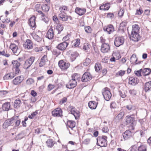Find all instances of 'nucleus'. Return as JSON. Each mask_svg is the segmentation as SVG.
<instances>
[{"instance_id": "1", "label": "nucleus", "mask_w": 151, "mask_h": 151, "mask_svg": "<svg viewBox=\"0 0 151 151\" xmlns=\"http://www.w3.org/2000/svg\"><path fill=\"white\" fill-rule=\"evenodd\" d=\"M107 137L105 136H99L97 139V145L101 147H106L107 146Z\"/></svg>"}, {"instance_id": "2", "label": "nucleus", "mask_w": 151, "mask_h": 151, "mask_svg": "<svg viewBox=\"0 0 151 151\" xmlns=\"http://www.w3.org/2000/svg\"><path fill=\"white\" fill-rule=\"evenodd\" d=\"M102 93L104 99L107 101H109L112 96L109 89L106 87L103 90Z\"/></svg>"}, {"instance_id": "3", "label": "nucleus", "mask_w": 151, "mask_h": 151, "mask_svg": "<svg viewBox=\"0 0 151 151\" xmlns=\"http://www.w3.org/2000/svg\"><path fill=\"white\" fill-rule=\"evenodd\" d=\"M124 39L122 36H119L115 38L114 44L116 47H119L123 45L124 43Z\"/></svg>"}, {"instance_id": "4", "label": "nucleus", "mask_w": 151, "mask_h": 151, "mask_svg": "<svg viewBox=\"0 0 151 151\" xmlns=\"http://www.w3.org/2000/svg\"><path fill=\"white\" fill-rule=\"evenodd\" d=\"M92 77L89 72H85L82 77V81L83 82H86L92 79Z\"/></svg>"}, {"instance_id": "5", "label": "nucleus", "mask_w": 151, "mask_h": 151, "mask_svg": "<svg viewBox=\"0 0 151 151\" xmlns=\"http://www.w3.org/2000/svg\"><path fill=\"white\" fill-rule=\"evenodd\" d=\"M132 133L129 130H127L122 134L123 139H122L121 141L127 140L132 136Z\"/></svg>"}, {"instance_id": "6", "label": "nucleus", "mask_w": 151, "mask_h": 151, "mask_svg": "<svg viewBox=\"0 0 151 151\" xmlns=\"http://www.w3.org/2000/svg\"><path fill=\"white\" fill-rule=\"evenodd\" d=\"M59 66L62 70L67 69L69 66L70 64L68 63L65 62L63 60L59 61Z\"/></svg>"}, {"instance_id": "7", "label": "nucleus", "mask_w": 151, "mask_h": 151, "mask_svg": "<svg viewBox=\"0 0 151 151\" xmlns=\"http://www.w3.org/2000/svg\"><path fill=\"white\" fill-rule=\"evenodd\" d=\"M52 115L54 117H60L62 116V111L60 108H57L52 111Z\"/></svg>"}, {"instance_id": "8", "label": "nucleus", "mask_w": 151, "mask_h": 151, "mask_svg": "<svg viewBox=\"0 0 151 151\" xmlns=\"http://www.w3.org/2000/svg\"><path fill=\"white\" fill-rule=\"evenodd\" d=\"M34 60L35 58L33 57H31L29 59L27 60L24 63V68L28 69L33 63Z\"/></svg>"}, {"instance_id": "9", "label": "nucleus", "mask_w": 151, "mask_h": 151, "mask_svg": "<svg viewBox=\"0 0 151 151\" xmlns=\"http://www.w3.org/2000/svg\"><path fill=\"white\" fill-rule=\"evenodd\" d=\"M10 48L15 55H18L19 54L20 52L18 49V47L15 44H11L10 45Z\"/></svg>"}, {"instance_id": "10", "label": "nucleus", "mask_w": 151, "mask_h": 151, "mask_svg": "<svg viewBox=\"0 0 151 151\" xmlns=\"http://www.w3.org/2000/svg\"><path fill=\"white\" fill-rule=\"evenodd\" d=\"M68 45V43L66 42L60 43L56 46V48L59 50L63 51L65 49Z\"/></svg>"}, {"instance_id": "11", "label": "nucleus", "mask_w": 151, "mask_h": 151, "mask_svg": "<svg viewBox=\"0 0 151 151\" xmlns=\"http://www.w3.org/2000/svg\"><path fill=\"white\" fill-rule=\"evenodd\" d=\"M36 17L35 16H33L30 18L28 21V24L32 28H34L35 29L36 27V24L35 23V20Z\"/></svg>"}, {"instance_id": "12", "label": "nucleus", "mask_w": 151, "mask_h": 151, "mask_svg": "<svg viewBox=\"0 0 151 151\" xmlns=\"http://www.w3.org/2000/svg\"><path fill=\"white\" fill-rule=\"evenodd\" d=\"M77 85V81L73 79L70 80L69 82L66 85V87L69 89L73 88L76 86Z\"/></svg>"}, {"instance_id": "13", "label": "nucleus", "mask_w": 151, "mask_h": 151, "mask_svg": "<svg viewBox=\"0 0 151 151\" xmlns=\"http://www.w3.org/2000/svg\"><path fill=\"white\" fill-rule=\"evenodd\" d=\"M134 114H132L130 116H127L126 117V122L127 125H131L133 124L134 121V118L133 116H134Z\"/></svg>"}, {"instance_id": "14", "label": "nucleus", "mask_w": 151, "mask_h": 151, "mask_svg": "<svg viewBox=\"0 0 151 151\" xmlns=\"http://www.w3.org/2000/svg\"><path fill=\"white\" fill-rule=\"evenodd\" d=\"M110 50L109 45L106 43H103L101 47V51L103 53H106Z\"/></svg>"}, {"instance_id": "15", "label": "nucleus", "mask_w": 151, "mask_h": 151, "mask_svg": "<svg viewBox=\"0 0 151 151\" xmlns=\"http://www.w3.org/2000/svg\"><path fill=\"white\" fill-rule=\"evenodd\" d=\"M14 123V117L6 120L3 124V127L6 128Z\"/></svg>"}, {"instance_id": "16", "label": "nucleus", "mask_w": 151, "mask_h": 151, "mask_svg": "<svg viewBox=\"0 0 151 151\" xmlns=\"http://www.w3.org/2000/svg\"><path fill=\"white\" fill-rule=\"evenodd\" d=\"M130 38L131 40L134 42H137L139 39L140 36L138 33H132V32Z\"/></svg>"}, {"instance_id": "17", "label": "nucleus", "mask_w": 151, "mask_h": 151, "mask_svg": "<svg viewBox=\"0 0 151 151\" xmlns=\"http://www.w3.org/2000/svg\"><path fill=\"white\" fill-rule=\"evenodd\" d=\"M103 29L105 31L107 32L109 34H110L114 31V28L111 24L109 25L107 27H104Z\"/></svg>"}, {"instance_id": "18", "label": "nucleus", "mask_w": 151, "mask_h": 151, "mask_svg": "<svg viewBox=\"0 0 151 151\" xmlns=\"http://www.w3.org/2000/svg\"><path fill=\"white\" fill-rule=\"evenodd\" d=\"M129 84L134 86L138 83L139 81L137 78L131 77L129 78Z\"/></svg>"}, {"instance_id": "19", "label": "nucleus", "mask_w": 151, "mask_h": 151, "mask_svg": "<svg viewBox=\"0 0 151 151\" xmlns=\"http://www.w3.org/2000/svg\"><path fill=\"white\" fill-rule=\"evenodd\" d=\"M46 37L50 40L53 39L54 37V32L53 29H50L48 30L47 33Z\"/></svg>"}, {"instance_id": "20", "label": "nucleus", "mask_w": 151, "mask_h": 151, "mask_svg": "<svg viewBox=\"0 0 151 151\" xmlns=\"http://www.w3.org/2000/svg\"><path fill=\"white\" fill-rule=\"evenodd\" d=\"M25 48L26 49H31L33 47L32 41L29 39H27L24 44Z\"/></svg>"}, {"instance_id": "21", "label": "nucleus", "mask_w": 151, "mask_h": 151, "mask_svg": "<svg viewBox=\"0 0 151 151\" xmlns=\"http://www.w3.org/2000/svg\"><path fill=\"white\" fill-rule=\"evenodd\" d=\"M86 11L84 8H81L79 7H76L75 9V12L79 15H82L84 14Z\"/></svg>"}, {"instance_id": "22", "label": "nucleus", "mask_w": 151, "mask_h": 151, "mask_svg": "<svg viewBox=\"0 0 151 151\" xmlns=\"http://www.w3.org/2000/svg\"><path fill=\"white\" fill-rule=\"evenodd\" d=\"M140 70H142V73L144 76L149 75L151 72V69L149 68H146L143 69H141Z\"/></svg>"}, {"instance_id": "23", "label": "nucleus", "mask_w": 151, "mask_h": 151, "mask_svg": "<svg viewBox=\"0 0 151 151\" xmlns=\"http://www.w3.org/2000/svg\"><path fill=\"white\" fill-rule=\"evenodd\" d=\"M21 76L16 77L13 81V83L15 85H17L22 81V79H21Z\"/></svg>"}, {"instance_id": "24", "label": "nucleus", "mask_w": 151, "mask_h": 151, "mask_svg": "<svg viewBox=\"0 0 151 151\" xmlns=\"http://www.w3.org/2000/svg\"><path fill=\"white\" fill-rule=\"evenodd\" d=\"M89 107L91 109H95L97 106V103L94 101H90L88 103Z\"/></svg>"}, {"instance_id": "25", "label": "nucleus", "mask_w": 151, "mask_h": 151, "mask_svg": "<svg viewBox=\"0 0 151 151\" xmlns=\"http://www.w3.org/2000/svg\"><path fill=\"white\" fill-rule=\"evenodd\" d=\"M46 60H47V56L45 55L41 59V61L39 64V66L42 67L45 65V64Z\"/></svg>"}, {"instance_id": "26", "label": "nucleus", "mask_w": 151, "mask_h": 151, "mask_svg": "<svg viewBox=\"0 0 151 151\" xmlns=\"http://www.w3.org/2000/svg\"><path fill=\"white\" fill-rule=\"evenodd\" d=\"M10 107V103L9 102H7L4 103L3 104L2 108L3 111H7L9 110Z\"/></svg>"}, {"instance_id": "27", "label": "nucleus", "mask_w": 151, "mask_h": 151, "mask_svg": "<svg viewBox=\"0 0 151 151\" xmlns=\"http://www.w3.org/2000/svg\"><path fill=\"white\" fill-rule=\"evenodd\" d=\"M22 104L21 100L19 99H17L15 100L14 103V107L16 109L19 108Z\"/></svg>"}, {"instance_id": "28", "label": "nucleus", "mask_w": 151, "mask_h": 151, "mask_svg": "<svg viewBox=\"0 0 151 151\" xmlns=\"http://www.w3.org/2000/svg\"><path fill=\"white\" fill-rule=\"evenodd\" d=\"M67 14L66 13H60L58 14V17L59 19L60 20L63 21H67Z\"/></svg>"}, {"instance_id": "29", "label": "nucleus", "mask_w": 151, "mask_h": 151, "mask_svg": "<svg viewBox=\"0 0 151 151\" xmlns=\"http://www.w3.org/2000/svg\"><path fill=\"white\" fill-rule=\"evenodd\" d=\"M144 89L146 92L151 91V81L145 83Z\"/></svg>"}, {"instance_id": "30", "label": "nucleus", "mask_w": 151, "mask_h": 151, "mask_svg": "<svg viewBox=\"0 0 151 151\" xmlns=\"http://www.w3.org/2000/svg\"><path fill=\"white\" fill-rule=\"evenodd\" d=\"M110 7L109 4V3L101 5L100 7V9L103 10H107Z\"/></svg>"}, {"instance_id": "31", "label": "nucleus", "mask_w": 151, "mask_h": 151, "mask_svg": "<svg viewBox=\"0 0 151 151\" xmlns=\"http://www.w3.org/2000/svg\"><path fill=\"white\" fill-rule=\"evenodd\" d=\"M67 125L69 128L72 129L75 126V122L73 121H68L67 122Z\"/></svg>"}, {"instance_id": "32", "label": "nucleus", "mask_w": 151, "mask_h": 151, "mask_svg": "<svg viewBox=\"0 0 151 151\" xmlns=\"http://www.w3.org/2000/svg\"><path fill=\"white\" fill-rule=\"evenodd\" d=\"M140 28L137 24H134L132 26V33H138Z\"/></svg>"}, {"instance_id": "33", "label": "nucleus", "mask_w": 151, "mask_h": 151, "mask_svg": "<svg viewBox=\"0 0 151 151\" xmlns=\"http://www.w3.org/2000/svg\"><path fill=\"white\" fill-rule=\"evenodd\" d=\"M13 64V67L14 69L19 68L20 65V63L17 60H13L12 62Z\"/></svg>"}, {"instance_id": "34", "label": "nucleus", "mask_w": 151, "mask_h": 151, "mask_svg": "<svg viewBox=\"0 0 151 151\" xmlns=\"http://www.w3.org/2000/svg\"><path fill=\"white\" fill-rule=\"evenodd\" d=\"M21 121L18 119V116H14V123H15V126L16 127L18 126L20 124Z\"/></svg>"}, {"instance_id": "35", "label": "nucleus", "mask_w": 151, "mask_h": 151, "mask_svg": "<svg viewBox=\"0 0 151 151\" xmlns=\"http://www.w3.org/2000/svg\"><path fill=\"white\" fill-rule=\"evenodd\" d=\"M124 115V111H122L118 114L116 117V119L118 121L122 120Z\"/></svg>"}, {"instance_id": "36", "label": "nucleus", "mask_w": 151, "mask_h": 151, "mask_svg": "<svg viewBox=\"0 0 151 151\" xmlns=\"http://www.w3.org/2000/svg\"><path fill=\"white\" fill-rule=\"evenodd\" d=\"M102 69V67L101 64L99 63H96L95 65V71L99 72Z\"/></svg>"}, {"instance_id": "37", "label": "nucleus", "mask_w": 151, "mask_h": 151, "mask_svg": "<svg viewBox=\"0 0 151 151\" xmlns=\"http://www.w3.org/2000/svg\"><path fill=\"white\" fill-rule=\"evenodd\" d=\"M46 142L47 145L48 147H52L54 145V142L53 140L51 139H47Z\"/></svg>"}, {"instance_id": "38", "label": "nucleus", "mask_w": 151, "mask_h": 151, "mask_svg": "<svg viewBox=\"0 0 151 151\" xmlns=\"http://www.w3.org/2000/svg\"><path fill=\"white\" fill-rule=\"evenodd\" d=\"M68 9V7L65 6H62L60 7L59 10L60 13H65V12L67 11Z\"/></svg>"}, {"instance_id": "39", "label": "nucleus", "mask_w": 151, "mask_h": 151, "mask_svg": "<svg viewBox=\"0 0 151 151\" xmlns=\"http://www.w3.org/2000/svg\"><path fill=\"white\" fill-rule=\"evenodd\" d=\"M137 59L136 57V55L134 54H133L130 58V62H132V63L135 62L136 63V64H137L138 63H137Z\"/></svg>"}, {"instance_id": "40", "label": "nucleus", "mask_w": 151, "mask_h": 151, "mask_svg": "<svg viewBox=\"0 0 151 151\" xmlns=\"http://www.w3.org/2000/svg\"><path fill=\"white\" fill-rule=\"evenodd\" d=\"M32 35L33 39L37 42H40L42 40V39L39 36L35 34H32Z\"/></svg>"}, {"instance_id": "41", "label": "nucleus", "mask_w": 151, "mask_h": 151, "mask_svg": "<svg viewBox=\"0 0 151 151\" xmlns=\"http://www.w3.org/2000/svg\"><path fill=\"white\" fill-rule=\"evenodd\" d=\"M56 29L58 31V34L60 33L63 30L62 25L60 24H58L56 26Z\"/></svg>"}, {"instance_id": "42", "label": "nucleus", "mask_w": 151, "mask_h": 151, "mask_svg": "<svg viewBox=\"0 0 151 151\" xmlns=\"http://www.w3.org/2000/svg\"><path fill=\"white\" fill-rule=\"evenodd\" d=\"M72 79L74 81H76V80H78L80 78L79 74L78 73L74 74L72 76Z\"/></svg>"}, {"instance_id": "43", "label": "nucleus", "mask_w": 151, "mask_h": 151, "mask_svg": "<svg viewBox=\"0 0 151 151\" xmlns=\"http://www.w3.org/2000/svg\"><path fill=\"white\" fill-rule=\"evenodd\" d=\"M138 150L139 151H146V146L144 145H141L138 147Z\"/></svg>"}, {"instance_id": "44", "label": "nucleus", "mask_w": 151, "mask_h": 151, "mask_svg": "<svg viewBox=\"0 0 151 151\" xmlns=\"http://www.w3.org/2000/svg\"><path fill=\"white\" fill-rule=\"evenodd\" d=\"M42 9L43 11L47 12L49 11L50 7L47 4H45L42 6Z\"/></svg>"}, {"instance_id": "45", "label": "nucleus", "mask_w": 151, "mask_h": 151, "mask_svg": "<svg viewBox=\"0 0 151 151\" xmlns=\"http://www.w3.org/2000/svg\"><path fill=\"white\" fill-rule=\"evenodd\" d=\"M91 63V60L89 58H86L83 62V65L85 66H88Z\"/></svg>"}, {"instance_id": "46", "label": "nucleus", "mask_w": 151, "mask_h": 151, "mask_svg": "<svg viewBox=\"0 0 151 151\" xmlns=\"http://www.w3.org/2000/svg\"><path fill=\"white\" fill-rule=\"evenodd\" d=\"M78 55V53L76 52H74L73 54H71V57L73 59V61L75 60L77 57Z\"/></svg>"}, {"instance_id": "47", "label": "nucleus", "mask_w": 151, "mask_h": 151, "mask_svg": "<svg viewBox=\"0 0 151 151\" xmlns=\"http://www.w3.org/2000/svg\"><path fill=\"white\" fill-rule=\"evenodd\" d=\"M125 73V71L124 70H121L116 73V76L117 77L119 76H122L124 75Z\"/></svg>"}, {"instance_id": "48", "label": "nucleus", "mask_w": 151, "mask_h": 151, "mask_svg": "<svg viewBox=\"0 0 151 151\" xmlns=\"http://www.w3.org/2000/svg\"><path fill=\"white\" fill-rule=\"evenodd\" d=\"M89 45L88 43H85L83 46V48L84 50L87 51L89 49Z\"/></svg>"}, {"instance_id": "49", "label": "nucleus", "mask_w": 151, "mask_h": 151, "mask_svg": "<svg viewBox=\"0 0 151 151\" xmlns=\"http://www.w3.org/2000/svg\"><path fill=\"white\" fill-rule=\"evenodd\" d=\"M74 113V114L73 115L75 116L76 119H77L80 116V113L77 110Z\"/></svg>"}, {"instance_id": "50", "label": "nucleus", "mask_w": 151, "mask_h": 151, "mask_svg": "<svg viewBox=\"0 0 151 151\" xmlns=\"http://www.w3.org/2000/svg\"><path fill=\"white\" fill-rule=\"evenodd\" d=\"M85 31L88 33H90L91 32V27L89 26H86L84 28Z\"/></svg>"}, {"instance_id": "51", "label": "nucleus", "mask_w": 151, "mask_h": 151, "mask_svg": "<svg viewBox=\"0 0 151 151\" xmlns=\"http://www.w3.org/2000/svg\"><path fill=\"white\" fill-rule=\"evenodd\" d=\"M119 95L120 96L123 98H125L126 96V93L124 91H119Z\"/></svg>"}, {"instance_id": "52", "label": "nucleus", "mask_w": 151, "mask_h": 151, "mask_svg": "<svg viewBox=\"0 0 151 151\" xmlns=\"http://www.w3.org/2000/svg\"><path fill=\"white\" fill-rule=\"evenodd\" d=\"M129 92L131 95L133 96L135 95L137 93L136 91L134 89L129 90Z\"/></svg>"}, {"instance_id": "53", "label": "nucleus", "mask_w": 151, "mask_h": 151, "mask_svg": "<svg viewBox=\"0 0 151 151\" xmlns=\"http://www.w3.org/2000/svg\"><path fill=\"white\" fill-rule=\"evenodd\" d=\"M0 55H4L6 57H9L10 55L9 54H6L5 50H3L2 51H0Z\"/></svg>"}, {"instance_id": "54", "label": "nucleus", "mask_w": 151, "mask_h": 151, "mask_svg": "<svg viewBox=\"0 0 151 151\" xmlns=\"http://www.w3.org/2000/svg\"><path fill=\"white\" fill-rule=\"evenodd\" d=\"M69 108L70 109V111L71 112V114L73 115L74 114V113H75V112L77 110L75 107H74L72 106H70L69 107Z\"/></svg>"}, {"instance_id": "55", "label": "nucleus", "mask_w": 151, "mask_h": 151, "mask_svg": "<svg viewBox=\"0 0 151 151\" xmlns=\"http://www.w3.org/2000/svg\"><path fill=\"white\" fill-rule=\"evenodd\" d=\"M70 37V35L69 34H68L63 37V40L64 42H66V41L69 40Z\"/></svg>"}, {"instance_id": "56", "label": "nucleus", "mask_w": 151, "mask_h": 151, "mask_svg": "<svg viewBox=\"0 0 151 151\" xmlns=\"http://www.w3.org/2000/svg\"><path fill=\"white\" fill-rule=\"evenodd\" d=\"M80 43V40L79 39H77L76 40V41L73 44V45L75 47L78 46Z\"/></svg>"}, {"instance_id": "57", "label": "nucleus", "mask_w": 151, "mask_h": 151, "mask_svg": "<svg viewBox=\"0 0 151 151\" xmlns=\"http://www.w3.org/2000/svg\"><path fill=\"white\" fill-rule=\"evenodd\" d=\"M34 82V80L32 78L28 79L26 81L27 84L30 85L33 83Z\"/></svg>"}, {"instance_id": "58", "label": "nucleus", "mask_w": 151, "mask_h": 151, "mask_svg": "<svg viewBox=\"0 0 151 151\" xmlns=\"http://www.w3.org/2000/svg\"><path fill=\"white\" fill-rule=\"evenodd\" d=\"M53 54L56 56H58L59 55L60 52L56 49H54L52 52Z\"/></svg>"}, {"instance_id": "59", "label": "nucleus", "mask_w": 151, "mask_h": 151, "mask_svg": "<svg viewBox=\"0 0 151 151\" xmlns=\"http://www.w3.org/2000/svg\"><path fill=\"white\" fill-rule=\"evenodd\" d=\"M124 10L123 9H120L118 13V15L120 17H122L124 14Z\"/></svg>"}, {"instance_id": "60", "label": "nucleus", "mask_w": 151, "mask_h": 151, "mask_svg": "<svg viewBox=\"0 0 151 151\" xmlns=\"http://www.w3.org/2000/svg\"><path fill=\"white\" fill-rule=\"evenodd\" d=\"M143 12V11L141 9L139 8V9H137L136 10V15H139L142 14Z\"/></svg>"}, {"instance_id": "61", "label": "nucleus", "mask_w": 151, "mask_h": 151, "mask_svg": "<svg viewBox=\"0 0 151 151\" xmlns=\"http://www.w3.org/2000/svg\"><path fill=\"white\" fill-rule=\"evenodd\" d=\"M54 88V85L50 84L48 86V90L49 91H50L53 89Z\"/></svg>"}, {"instance_id": "62", "label": "nucleus", "mask_w": 151, "mask_h": 151, "mask_svg": "<svg viewBox=\"0 0 151 151\" xmlns=\"http://www.w3.org/2000/svg\"><path fill=\"white\" fill-rule=\"evenodd\" d=\"M67 101V98L66 97L63 98L60 101V104H63L66 102Z\"/></svg>"}, {"instance_id": "63", "label": "nucleus", "mask_w": 151, "mask_h": 151, "mask_svg": "<svg viewBox=\"0 0 151 151\" xmlns=\"http://www.w3.org/2000/svg\"><path fill=\"white\" fill-rule=\"evenodd\" d=\"M116 104L114 102H112L111 103L110 107L111 108H116Z\"/></svg>"}, {"instance_id": "64", "label": "nucleus", "mask_w": 151, "mask_h": 151, "mask_svg": "<svg viewBox=\"0 0 151 151\" xmlns=\"http://www.w3.org/2000/svg\"><path fill=\"white\" fill-rule=\"evenodd\" d=\"M114 14L112 13H109L107 14V16L108 18H112L114 17Z\"/></svg>"}]
</instances>
